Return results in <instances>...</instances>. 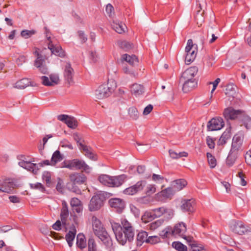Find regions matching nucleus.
Segmentation results:
<instances>
[{
	"mask_svg": "<svg viewBox=\"0 0 251 251\" xmlns=\"http://www.w3.org/2000/svg\"><path fill=\"white\" fill-rule=\"evenodd\" d=\"M122 59L128 62L131 65H134L138 62V59L134 55L130 56L127 54H123L122 56Z\"/></svg>",
	"mask_w": 251,
	"mask_h": 251,
	"instance_id": "72a5a7b5",
	"label": "nucleus"
},
{
	"mask_svg": "<svg viewBox=\"0 0 251 251\" xmlns=\"http://www.w3.org/2000/svg\"><path fill=\"white\" fill-rule=\"evenodd\" d=\"M174 214V213L173 209L165 207V211L163 213L164 217L167 219H170L173 217Z\"/></svg>",
	"mask_w": 251,
	"mask_h": 251,
	"instance_id": "864d4df0",
	"label": "nucleus"
},
{
	"mask_svg": "<svg viewBox=\"0 0 251 251\" xmlns=\"http://www.w3.org/2000/svg\"><path fill=\"white\" fill-rule=\"evenodd\" d=\"M160 235L163 238H169L173 236V232L172 230V227L167 226L164 229L162 230L160 233Z\"/></svg>",
	"mask_w": 251,
	"mask_h": 251,
	"instance_id": "4c0bfd02",
	"label": "nucleus"
},
{
	"mask_svg": "<svg viewBox=\"0 0 251 251\" xmlns=\"http://www.w3.org/2000/svg\"><path fill=\"white\" fill-rule=\"evenodd\" d=\"M92 226L95 235L102 241L106 249L109 251H115L111 237L103 227L101 222L95 216L92 217Z\"/></svg>",
	"mask_w": 251,
	"mask_h": 251,
	"instance_id": "f03ea898",
	"label": "nucleus"
},
{
	"mask_svg": "<svg viewBox=\"0 0 251 251\" xmlns=\"http://www.w3.org/2000/svg\"><path fill=\"white\" fill-rule=\"evenodd\" d=\"M76 230L74 225H72L70 227V230L66 235L65 239L70 247L73 245V242L75 238Z\"/></svg>",
	"mask_w": 251,
	"mask_h": 251,
	"instance_id": "a878e982",
	"label": "nucleus"
},
{
	"mask_svg": "<svg viewBox=\"0 0 251 251\" xmlns=\"http://www.w3.org/2000/svg\"><path fill=\"white\" fill-rule=\"evenodd\" d=\"M63 159V155L61 154L60 152L58 150L55 151L51 158V166H55L58 162L62 161Z\"/></svg>",
	"mask_w": 251,
	"mask_h": 251,
	"instance_id": "473e14b6",
	"label": "nucleus"
},
{
	"mask_svg": "<svg viewBox=\"0 0 251 251\" xmlns=\"http://www.w3.org/2000/svg\"><path fill=\"white\" fill-rule=\"evenodd\" d=\"M196 50L197 49L194 47L192 40L189 39L185 48L186 54L185 58V62L186 64H190L195 60L197 55Z\"/></svg>",
	"mask_w": 251,
	"mask_h": 251,
	"instance_id": "20e7f679",
	"label": "nucleus"
},
{
	"mask_svg": "<svg viewBox=\"0 0 251 251\" xmlns=\"http://www.w3.org/2000/svg\"><path fill=\"white\" fill-rule=\"evenodd\" d=\"M146 182L144 181H140L137 182L135 185L126 188L124 191V193L126 195H133L137 192L143 190L145 186Z\"/></svg>",
	"mask_w": 251,
	"mask_h": 251,
	"instance_id": "4468645a",
	"label": "nucleus"
},
{
	"mask_svg": "<svg viewBox=\"0 0 251 251\" xmlns=\"http://www.w3.org/2000/svg\"><path fill=\"white\" fill-rule=\"evenodd\" d=\"M153 109V106L151 104H149L144 109L143 111V115H147L150 113Z\"/></svg>",
	"mask_w": 251,
	"mask_h": 251,
	"instance_id": "774afa93",
	"label": "nucleus"
},
{
	"mask_svg": "<svg viewBox=\"0 0 251 251\" xmlns=\"http://www.w3.org/2000/svg\"><path fill=\"white\" fill-rule=\"evenodd\" d=\"M148 237V233L145 231H141L139 232L136 238V244L138 247H140L142 245L143 243L146 242L147 241Z\"/></svg>",
	"mask_w": 251,
	"mask_h": 251,
	"instance_id": "cd10ccee",
	"label": "nucleus"
},
{
	"mask_svg": "<svg viewBox=\"0 0 251 251\" xmlns=\"http://www.w3.org/2000/svg\"><path fill=\"white\" fill-rule=\"evenodd\" d=\"M30 186L32 189H37L42 192H44L45 190V189L43 184L39 182H37L36 183H30Z\"/></svg>",
	"mask_w": 251,
	"mask_h": 251,
	"instance_id": "3c124183",
	"label": "nucleus"
},
{
	"mask_svg": "<svg viewBox=\"0 0 251 251\" xmlns=\"http://www.w3.org/2000/svg\"><path fill=\"white\" fill-rule=\"evenodd\" d=\"M225 126V122L221 117H215L209 121L207 125L208 131L218 130L222 129Z\"/></svg>",
	"mask_w": 251,
	"mask_h": 251,
	"instance_id": "6e6552de",
	"label": "nucleus"
},
{
	"mask_svg": "<svg viewBox=\"0 0 251 251\" xmlns=\"http://www.w3.org/2000/svg\"><path fill=\"white\" fill-rule=\"evenodd\" d=\"M42 179L45 181L47 186L50 187L52 185L51 175L50 172H44L42 175Z\"/></svg>",
	"mask_w": 251,
	"mask_h": 251,
	"instance_id": "a19ab883",
	"label": "nucleus"
},
{
	"mask_svg": "<svg viewBox=\"0 0 251 251\" xmlns=\"http://www.w3.org/2000/svg\"><path fill=\"white\" fill-rule=\"evenodd\" d=\"M246 162L251 166V151H247L245 156Z\"/></svg>",
	"mask_w": 251,
	"mask_h": 251,
	"instance_id": "338daca9",
	"label": "nucleus"
},
{
	"mask_svg": "<svg viewBox=\"0 0 251 251\" xmlns=\"http://www.w3.org/2000/svg\"><path fill=\"white\" fill-rule=\"evenodd\" d=\"M187 184V182L183 179H177L173 181V186L175 191H180Z\"/></svg>",
	"mask_w": 251,
	"mask_h": 251,
	"instance_id": "7c9ffc66",
	"label": "nucleus"
},
{
	"mask_svg": "<svg viewBox=\"0 0 251 251\" xmlns=\"http://www.w3.org/2000/svg\"><path fill=\"white\" fill-rule=\"evenodd\" d=\"M206 155L208 159V162L210 167L212 168H214L217 164V161L215 158L212 155L211 153L209 152L207 153Z\"/></svg>",
	"mask_w": 251,
	"mask_h": 251,
	"instance_id": "49530a36",
	"label": "nucleus"
},
{
	"mask_svg": "<svg viewBox=\"0 0 251 251\" xmlns=\"http://www.w3.org/2000/svg\"><path fill=\"white\" fill-rule=\"evenodd\" d=\"M88 251H97V244L93 238H90L88 239Z\"/></svg>",
	"mask_w": 251,
	"mask_h": 251,
	"instance_id": "c03bdc74",
	"label": "nucleus"
},
{
	"mask_svg": "<svg viewBox=\"0 0 251 251\" xmlns=\"http://www.w3.org/2000/svg\"><path fill=\"white\" fill-rule=\"evenodd\" d=\"M115 87V85L113 87L109 86V82L107 84L100 86L98 89L96 91L97 98L102 99L110 96L114 91Z\"/></svg>",
	"mask_w": 251,
	"mask_h": 251,
	"instance_id": "423d86ee",
	"label": "nucleus"
},
{
	"mask_svg": "<svg viewBox=\"0 0 251 251\" xmlns=\"http://www.w3.org/2000/svg\"><path fill=\"white\" fill-rule=\"evenodd\" d=\"M159 238L157 236H151L148 237L147 243L155 244L159 242Z\"/></svg>",
	"mask_w": 251,
	"mask_h": 251,
	"instance_id": "680f3d73",
	"label": "nucleus"
},
{
	"mask_svg": "<svg viewBox=\"0 0 251 251\" xmlns=\"http://www.w3.org/2000/svg\"><path fill=\"white\" fill-rule=\"evenodd\" d=\"M130 91L136 97L139 96L144 93V87L142 85L135 83L131 86Z\"/></svg>",
	"mask_w": 251,
	"mask_h": 251,
	"instance_id": "bb28decb",
	"label": "nucleus"
},
{
	"mask_svg": "<svg viewBox=\"0 0 251 251\" xmlns=\"http://www.w3.org/2000/svg\"><path fill=\"white\" fill-rule=\"evenodd\" d=\"M172 247L178 251H187V247L180 242H174Z\"/></svg>",
	"mask_w": 251,
	"mask_h": 251,
	"instance_id": "37998d69",
	"label": "nucleus"
},
{
	"mask_svg": "<svg viewBox=\"0 0 251 251\" xmlns=\"http://www.w3.org/2000/svg\"><path fill=\"white\" fill-rule=\"evenodd\" d=\"M76 245L80 249L86 247L87 244L85 236L83 234L79 233L76 237Z\"/></svg>",
	"mask_w": 251,
	"mask_h": 251,
	"instance_id": "2f4dec72",
	"label": "nucleus"
},
{
	"mask_svg": "<svg viewBox=\"0 0 251 251\" xmlns=\"http://www.w3.org/2000/svg\"><path fill=\"white\" fill-rule=\"evenodd\" d=\"M81 201L77 198H73L71 199L70 201V204L72 207L74 206H77L78 205L81 204Z\"/></svg>",
	"mask_w": 251,
	"mask_h": 251,
	"instance_id": "e2e57ef3",
	"label": "nucleus"
},
{
	"mask_svg": "<svg viewBox=\"0 0 251 251\" xmlns=\"http://www.w3.org/2000/svg\"><path fill=\"white\" fill-rule=\"evenodd\" d=\"M79 149L89 159L92 160H96L97 159V156L93 152L91 147L84 144H81Z\"/></svg>",
	"mask_w": 251,
	"mask_h": 251,
	"instance_id": "412c9836",
	"label": "nucleus"
},
{
	"mask_svg": "<svg viewBox=\"0 0 251 251\" xmlns=\"http://www.w3.org/2000/svg\"><path fill=\"white\" fill-rule=\"evenodd\" d=\"M163 221L162 220H158L153 222L151 223L148 226L149 228L151 230H154L158 227L160 226L163 223Z\"/></svg>",
	"mask_w": 251,
	"mask_h": 251,
	"instance_id": "09e8293b",
	"label": "nucleus"
},
{
	"mask_svg": "<svg viewBox=\"0 0 251 251\" xmlns=\"http://www.w3.org/2000/svg\"><path fill=\"white\" fill-rule=\"evenodd\" d=\"M206 144L208 147L211 149L215 148V142L214 139L210 136H207L206 137Z\"/></svg>",
	"mask_w": 251,
	"mask_h": 251,
	"instance_id": "052dcab7",
	"label": "nucleus"
},
{
	"mask_svg": "<svg viewBox=\"0 0 251 251\" xmlns=\"http://www.w3.org/2000/svg\"><path fill=\"white\" fill-rule=\"evenodd\" d=\"M128 114L130 117L133 120H136L138 118V112L135 107H131L129 108Z\"/></svg>",
	"mask_w": 251,
	"mask_h": 251,
	"instance_id": "8fccbe9b",
	"label": "nucleus"
},
{
	"mask_svg": "<svg viewBox=\"0 0 251 251\" xmlns=\"http://www.w3.org/2000/svg\"><path fill=\"white\" fill-rule=\"evenodd\" d=\"M230 228L234 233L242 235L247 232H251V227H246L241 221H232L230 224Z\"/></svg>",
	"mask_w": 251,
	"mask_h": 251,
	"instance_id": "0eeeda50",
	"label": "nucleus"
},
{
	"mask_svg": "<svg viewBox=\"0 0 251 251\" xmlns=\"http://www.w3.org/2000/svg\"><path fill=\"white\" fill-rule=\"evenodd\" d=\"M122 226L119 223H111L112 230L117 241L121 245H124L127 241L131 242L134 236V229L126 219L121 221Z\"/></svg>",
	"mask_w": 251,
	"mask_h": 251,
	"instance_id": "f257e3e1",
	"label": "nucleus"
},
{
	"mask_svg": "<svg viewBox=\"0 0 251 251\" xmlns=\"http://www.w3.org/2000/svg\"><path fill=\"white\" fill-rule=\"evenodd\" d=\"M127 178L126 175L123 174L118 176H111V186L119 187L122 185Z\"/></svg>",
	"mask_w": 251,
	"mask_h": 251,
	"instance_id": "4be33fe9",
	"label": "nucleus"
},
{
	"mask_svg": "<svg viewBox=\"0 0 251 251\" xmlns=\"http://www.w3.org/2000/svg\"><path fill=\"white\" fill-rule=\"evenodd\" d=\"M118 46L124 50L127 51L131 49L133 45L126 41H119L118 42Z\"/></svg>",
	"mask_w": 251,
	"mask_h": 251,
	"instance_id": "e433bc0d",
	"label": "nucleus"
},
{
	"mask_svg": "<svg viewBox=\"0 0 251 251\" xmlns=\"http://www.w3.org/2000/svg\"><path fill=\"white\" fill-rule=\"evenodd\" d=\"M156 191V188L154 185L150 184L148 185L146 189V194L148 196H150L155 193Z\"/></svg>",
	"mask_w": 251,
	"mask_h": 251,
	"instance_id": "603ef678",
	"label": "nucleus"
},
{
	"mask_svg": "<svg viewBox=\"0 0 251 251\" xmlns=\"http://www.w3.org/2000/svg\"><path fill=\"white\" fill-rule=\"evenodd\" d=\"M164 179V177L159 175L153 174L152 176V179L156 182L161 183L163 181Z\"/></svg>",
	"mask_w": 251,
	"mask_h": 251,
	"instance_id": "0e129e2a",
	"label": "nucleus"
},
{
	"mask_svg": "<svg viewBox=\"0 0 251 251\" xmlns=\"http://www.w3.org/2000/svg\"><path fill=\"white\" fill-rule=\"evenodd\" d=\"M181 208L184 212H188L189 213L194 211L195 200L193 199L183 200L181 201Z\"/></svg>",
	"mask_w": 251,
	"mask_h": 251,
	"instance_id": "6ab92c4d",
	"label": "nucleus"
},
{
	"mask_svg": "<svg viewBox=\"0 0 251 251\" xmlns=\"http://www.w3.org/2000/svg\"><path fill=\"white\" fill-rule=\"evenodd\" d=\"M45 60L43 59V56L38 57L34 62V65L37 68H39L44 65Z\"/></svg>",
	"mask_w": 251,
	"mask_h": 251,
	"instance_id": "4d7b16f0",
	"label": "nucleus"
},
{
	"mask_svg": "<svg viewBox=\"0 0 251 251\" xmlns=\"http://www.w3.org/2000/svg\"><path fill=\"white\" fill-rule=\"evenodd\" d=\"M62 207L61 210L60 217L62 224L66 225L69 216V210L67 202L63 201L62 202Z\"/></svg>",
	"mask_w": 251,
	"mask_h": 251,
	"instance_id": "393cba45",
	"label": "nucleus"
},
{
	"mask_svg": "<svg viewBox=\"0 0 251 251\" xmlns=\"http://www.w3.org/2000/svg\"><path fill=\"white\" fill-rule=\"evenodd\" d=\"M63 75L66 83L69 85L74 83V71L70 63H67L65 66Z\"/></svg>",
	"mask_w": 251,
	"mask_h": 251,
	"instance_id": "f8f14e48",
	"label": "nucleus"
},
{
	"mask_svg": "<svg viewBox=\"0 0 251 251\" xmlns=\"http://www.w3.org/2000/svg\"><path fill=\"white\" fill-rule=\"evenodd\" d=\"M50 78L52 86H54L59 83L60 80L57 75L51 74L50 75Z\"/></svg>",
	"mask_w": 251,
	"mask_h": 251,
	"instance_id": "5fc2aeb1",
	"label": "nucleus"
},
{
	"mask_svg": "<svg viewBox=\"0 0 251 251\" xmlns=\"http://www.w3.org/2000/svg\"><path fill=\"white\" fill-rule=\"evenodd\" d=\"M243 123L247 129L251 128V118L248 116H246L244 118Z\"/></svg>",
	"mask_w": 251,
	"mask_h": 251,
	"instance_id": "bf43d9fd",
	"label": "nucleus"
},
{
	"mask_svg": "<svg viewBox=\"0 0 251 251\" xmlns=\"http://www.w3.org/2000/svg\"><path fill=\"white\" fill-rule=\"evenodd\" d=\"M186 230V225L182 222L176 224L174 227H172L173 235L174 236H179L185 240L187 237H191V236L185 235Z\"/></svg>",
	"mask_w": 251,
	"mask_h": 251,
	"instance_id": "1a4fd4ad",
	"label": "nucleus"
},
{
	"mask_svg": "<svg viewBox=\"0 0 251 251\" xmlns=\"http://www.w3.org/2000/svg\"><path fill=\"white\" fill-rule=\"evenodd\" d=\"M175 189L171 187H168L160 192V195L166 198H171L174 194Z\"/></svg>",
	"mask_w": 251,
	"mask_h": 251,
	"instance_id": "ea45409f",
	"label": "nucleus"
},
{
	"mask_svg": "<svg viewBox=\"0 0 251 251\" xmlns=\"http://www.w3.org/2000/svg\"><path fill=\"white\" fill-rule=\"evenodd\" d=\"M69 178L70 181L74 184H81L86 182V176L83 174L81 173H72L70 175Z\"/></svg>",
	"mask_w": 251,
	"mask_h": 251,
	"instance_id": "a211bd4d",
	"label": "nucleus"
},
{
	"mask_svg": "<svg viewBox=\"0 0 251 251\" xmlns=\"http://www.w3.org/2000/svg\"><path fill=\"white\" fill-rule=\"evenodd\" d=\"M237 153L238 152L230 151L226 160L227 166L230 167L233 165L237 159Z\"/></svg>",
	"mask_w": 251,
	"mask_h": 251,
	"instance_id": "c756f323",
	"label": "nucleus"
},
{
	"mask_svg": "<svg viewBox=\"0 0 251 251\" xmlns=\"http://www.w3.org/2000/svg\"><path fill=\"white\" fill-rule=\"evenodd\" d=\"M198 72V68L196 66L191 67L186 70L181 75L180 81L196 79L194 76Z\"/></svg>",
	"mask_w": 251,
	"mask_h": 251,
	"instance_id": "2eb2a0df",
	"label": "nucleus"
},
{
	"mask_svg": "<svg viewBox=\"0 0 251 251\" xmlns=\"http://www.w3.org/2000/svg\"><path fill=\"white\" fill-rule=\"evenodd\" d=\"M165 211V207H161L151 210L150 211L146 212L143 217V219L148 218V220H152L156 218H158L163 215Z\"/></svg>",
	"mask_w": 251,
	"mask_h": 251,
	"instance_id": "ddd939ff",
	"label": "nucleus"
},
{
	"mask_svg": "<svg viewBox=\"0 0 251 251\" xmlns=\"http://www.w3.org/2000/svg\"><path fill=\"white\" fill-rule=\"evenodd\" d=\"M19 165L29 171H31L33 173L36 174L39 170L38 165L32 163L30 161L19 162Z\"/></svg>",
	"mask_w": 251,
	"mask_h": 251,
	"instance_id": "aec40b11",
	"label": "nucleus"
},
{
	"mask_svg": "<svg viewBox=\"0 0 251 251\" xmlns=\"http://www.w3.org/2000/svg\"><path fill=\"white\" fill-rule=\"evenodd\" d=\"M31 85L33 86L30 80L27 78H23L15 83V87L18 89H25L26 87Z\"/></svg>",
	"mask_w": 251,
	"mask_h": 251,
	"instance_id": "c85d7f7f",
	"label": "nucleus"
},
{
	"mask_svg": "<svg viewBox=\"0 0 251 251\" xmlns=\"http://www.w3.org/2000/svg\"><path fill=\"white\" fill-rule=\"evenodd\" d=\"M243 111L240 110H235L232 107H228L225 109L223 115L226 120H234L242 115Z\"/></svg>",
	"mask_w": 251,
	"mask_h": 251,
	"instance_id": "dca6fc26",
	"label": "nucleus"
},
{
	"mask_svg": "<svg viewBox=\"0 0 251 251\" xmlns=\"http://www.w3.org/2000/svg\"><path fill=\"white\" fill-rule=\"evenodd\" d=\"M230 132L229 130L225 131L222 134L218 142V145L223 146L225 145L227 141L230 138Z\"/></svg>",
	"mask_w": 251,
	"mask_h": 251,
	"instance_id": "f704fd0d",
	"label": "nucleus"
},
{
	"mask_svg": "<svg viewBox=\"0 0 251 251\" xmlns=\"http://www.w3.org/2000/svg\"><path fill=\"white\" fill-rule=\"evenodd\" d=\"M112 26L113 29L119 34H121L125 31L124 27L125 26V25H123L122 23L119 24L114 23Z\"/></svg>",
	"mask_w": 251,
	"mask_h": 251,
	"instance_id": "a18cd8bd",
	"label": "nucleus"
},
{
	"mask_svg": "<svg viewBox=\"0 0 251 251\" xmlns=\"http://www.w3.org/2000/svg\"><path fill=\"white\" fill-rule=\"evenodd\" d=\"M187 243L191 247L189 251H203L204 247L199 244H198L192 237L186 238Z\"/></svg>",
	"mask_w": 251,
	"mask_h": 251,
	"instance_id": "b1692460",
	"label": "nucleus"
},
{
	"mask_svg": "<svg viewBox=\"0 0 251 251\" xmlns=\"http://www.w3.org/2000/svg\"><path fill=\"white\" fill-rule=\"evenodd\" d=\"M235 87L233 83L228 84L226 88V95L228 96H233L235 94Z\"/></svg>",
	"mask_w": 251,
	"mask_h": 251,
	"instance_id": "58836bf2",
	"label": "nucleus"
},
{
	"mask_svg": "<svg viewBox=\"0 0 251 251\" xmlns=\"http://www.w3.org/2000/svg\"><path fill=\"white\" fill-rule=\"evenodd\" d=\"M182 81H183L182 90L185 93H187L192 90L197 86V81L196 79L183 80Z\"/></svg>",
	"mask_w": 251,
	"mask_h": 251,
	"instance_id": "5701e85b",
	"label": "nucleus"
},
{
	"mask_svg": "<svg viewBox=\"0 0 251 251\" xmlns=\"http://www.w3.org/2000/svg\"><path fill=\"white\" fill-rule=\"evenodd\" d=\"M244 135L241 133H238L235 134L233 139L230 150L238 152L241 150L243 142Z\"/></svg>",
	"mask_w": 251,
	"mask_h": 251,
	"instance_id": "9d476101",
	"label": "nucleus"
},
{
	"mask_svg": "<svg viewBox=\"0 0 251 251\" xmlns=\"http://www.w3.org/2000/svg\"><path fill=\"white\" fill-rule=\"evenodd\" d=\"M47 37L48 40L50 42L49 44V49L50 50L52 53L58 56L61 57H63L65 56V51L62 50V48L60 46H54L51 41H50V36H48L49 30L47 27H45Z\"/></svg>",
	"mask_w": 251,
	"mask_h": 251,
	"instance_id": "9b49d317",
	"label": "nucleus"
},
{
	"mask_svg": "<svg viewBox=\"0 0 251 251\" xmlns=\"http://www.w3.org/2000/svg\"><path fill=\"white\" fill-rule=\"evenodd\" d=\"M109 204L111 207L116 209L118 213H121L125 207V201L119 198H112L109 200Z\"/></svg>",
	"mask_w": 251,
	"mask_h": 251,
	"instance_id": "f3484780",
	"label": "nucleus"
},
{
	"mask_svg": "<svg viewBox=\"0 0 251 251\" xmlns=\"http://www.w3.org/2000/svg\"><path fill=\"white\" fill-rule=\"evenodd\" d=\"M35 32L34 30H24L21 32V35L25 38H28L35 34Z\"/></svg>",
	"mask_w": 251,
	"mask_h": 251,
	"instance_id": "6e6d98bb",
	"label": "nucleus"
},
{
	"mask_svg": "<svg viewBox=\"0 0 251 251\" xmlns=\"http://www.w3.org/2000/svg\"><path fill=\"white\" fill-rule=\"evenodd\" d=\"M99 180L102 184L111 187V176L106 175H102L99 176Z\"/></svg>",
	"mask_w": 251,
	"mask_h": 251,
	"instance_id": "c9c22d12",
	"label": "nucleus"
},
{
	"mask_svg": "<svg viewBox=\"0 0 251 251\" xmlns=\"http://www.w3.org/2000/svg\"><path fill=\"white\" fill-rule=\"evenodd\" d=\"M69 127L72 129L75 128L77 126L76 120L73 117H69L65 123Z\"/></svg>",
	"mask_w": 251,
	"mask_h": 251,
	"instance_id": "79ce46f5",
	"label": "nucleus"
},
{
	"mask_svg": "<svg viewBox=\"0 0 251 251\" xmlns=\"http://www.w3.org/2000/svg\"><path fill=\"white\" fill-rule=\"evenodd\" d=\"M74 140L76 142L79 147H80L81 144H83L84 140L82 139L81 136L77 133H75L73 135Z\"/></svg>",
	"mask_w": 251,
	"mask_h": 251,
	"instance_id": "13d9d810",
	"label": "nucleus"
},
{
	"mask_svg": "<svg viewBox=\"0 0 251 251\" xmlns=\"http://www.w3.org/2000/svg\"><path fill=\"white\" fill-rule=\"evenodd\" d=\"M104 199L103 194L101 193L93 196L89 204V210L90 211H95L100 209L103 205Z\"/></svg>",
	"mask_w": 251,
	"mask_h": 251,
	"instance_id": "39448f33",
	"label": "nucleus"
},
{
	"mask_svg": "<svg viewBox=\"0 0 251 251\" xmlns=\"http://www.w3.org/2000/svg\"><path fill=\"white\" fill-rule=\"evenodd\" d=\"M60 167L66 168L70 170L82 169L86 172H89L91 169L84 160L78 159L65 160L61 163Z\"/></svg>",
	"mask_w": 251,
	"mask_h": 251,
	"instance_id": "7ed1b4c3",
	"label": "nucleus"
},
{
	"mask_svg": "<svg viewBox=\"0 0 251 251\" xmlns=\"http://www.w3.org/2000/svg\"><path fill=\"white\" fill-rule=\"evenodd\" d=\"M41 80L42 81V84L45 86H51L52 84L51 81L49 80V78L46 76H43L41 77Z\"/></svg>",
	"mask_w": 251,
	"mask_h": 251,
	"instance_id": "69168bd1",
	"label": "nucleus"
},
{
	"mask_svg": "<svg viewBox=\"0 0 251 251\" xmlns=\"http://www.w3.org/2000/svg\"><path fill=\"white\" fill-rule=\"evenodd\" d=\"M13 184L11 183H9L7 184L6 183H4V184L2 185L1 187H0V191L3 192H6L7 193H9L11 192L13 190V187H11Z\"/></svg>",
	"mask_w": 251,
	"mask_h": 251,
	"instance_id": "de8ad7c7",
	"label": "nucleus"
}]
</instances>
